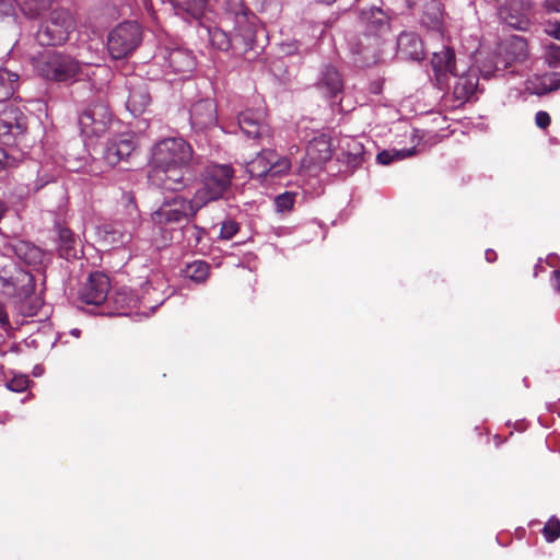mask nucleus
I'll return each mask as SVG.
<instances>
[{
    "mask_svg": "<svg viewBox=\"0 0 560 560\" xmlns=\"http://www.w3.org/2000/svg\"><path fill=\"white\" fill-rule=\"evenodd\" d=\"M544 57L549 67H558L560 65V46L556 44L546 45Z\"/></svg>",
    "mask_w": 560,
    "mask_h": 560,
    "instance_id": "39",
    "label": "nucleus"
},
{
    "mask_svg": "<svg viewBox=\"0 0 560 560\" xmlns=\"http://www.w3.org/2000/svg\"><path fill=\"white\" fill-rule=\"evenodd\" d=\"M415 154V148L411 149H389L383 150L376 155V161L382 165H388L395 161H401Z\"/></svg>",
    "mask_w": 560,
    "mask_h": 560,
    "instance_id": "33",
    "label": "nucleus"
},
{
    "mask_svg": "<svg viewBox=\"0 0 560 560\" xmlns=\"http://www.w3.org/2000/svg\"><path fill=\"white\" fill-rule=\"evenodd\" d=\"M197 212H152V222L163 226L171 223H178L183 218L195 217Z\"/></svg>",
    "mask_w": 560,
    "mask_h": 560,
    "instance_id": "35",
    "label": "nucleus"
},
{
    "mask_svg": "<svg viewBox=\"0 0 560 560\" xmlns=\"http://www.w3.org/2000/svg\"><path fill=\"white\" fill-rule=\"evenodd\" d=\"M26 129V118L19 107L5 106L0 113V136L22 135Z\"/></svg>",
    "mask_w": 560,
    "mask_h": 560,
    "instance_id": "18",
    "label": "nucleus"
},
{
    "mask_svg": "<svg viewBox=\"0 0 560 560\" xmlns=\"http://www.w3.org/2000/svg\"><path fill=\"white\" fill-rule=\"evenodd\" d=\"M23 15L30 20L42 18L56 0H15Z\"/></svg>",
    "mask_w": 560,
    "mask_h": 560,
    "instance_id": "24",
    "label": "nucleus"
},
{
    "mask_svg": "<svg viewBox=\"0 0 560 560\" xmlns=\"http://www.w3.org/2000/svg\"><path fill=\"white\" fill-rule=\"evenodd\" d=\"M478 88L476 73H468L457 78L454 85V94L458 100H469Z\"/></svg>",
    "mask_w": 560,
    "mask_h": 560,
    "instance_id": "28",
    "label": "nucleus"
},
{
    "mask_svg": "<svg viewBox=\"0 0 560 560\" xmlns=\"http://www.w3.org/2000/svg\"><path fill=\"white\" fill-rule=\"evenodd\" d=\"M545 32L552 36L553 38L560 40V23L559 22H549L545 27Z\"/></svg>",
    "mask_w": 560,
    "mask_h": 560,
    "instance_id": "45",
    "label": "nucleus"
},
{
    "mask_svg": "<svg viewBox=\"0 0 560 560\" xmlns=\"http://www.w3.org/2000/svg\"><path fill=\"white\" fill-rule=\"evenodd\" d=\"M535 122L538 128L546 129L550 125L551 119L547 112L539 110L535 115Z\"/></svg>",
    "mask_w": 560,
    "mask_h": 560,
    "instance_id": "43",
    "label": "nucleus"
},
{
    "mask_svg": "<svg viewBox=\"0 0 560 560\" xmlns=\"http://www.w3.org/2000/svg\"><path fill=\"white\" fill-rule=\"evenodd\" d=\"M75 28L72 14L65 9L52 10L44 20L37 32L36 39L42 46H58L65 44Z\"/></svg>",
    "mask_w": 560,
    "mask_h": 560,
    "instance_id": "5",
    "label": "nucleus"
},
{
    "mask_svg": "<svg viewBox=\"0 0 560 560\" xmlns=\"http://www.w3.org/2000/svg\"><path fill=\"white\" fill-rule=\"evenodd\" d=\"M233 176L234 170L229 164L208 165L202 173V185L191 199L175 194L165 199L162 207L170 210H200L212 201L226 198Z\"/></svg>",
    "mask_w": 560,
    "mask_h": 560,
    "instance_id": "3",
    "label": "nucleus"
},
{
    "mask_svg": "<svg viewBox=\"0 0 560 560\" xmlns=\"http://www.w3.org/2000/svg\"><path fill=\"white\" fill-rule=\"evenodd\" d=\"M542 535L548 542H553L560 538V520L551 516L542 528Z\"/></svg>",
    "mask_w": 560,
    "mask_h": 560,
    "instance_id": "37",
    "label": "nucleus"
},
{
    "mask_svg": "<svg viewBox=\"0 0 560 560\" xmlns=\"http://www.w3.org/2000/svg\"><path fill=\"white\" fill-rule=\"evenodd\" d=\"M320 2H324L326 4H330L332 2H335L336 0H319Z\"/></svg>",
    "mask_w": 560,
    "mask_h": 560,
    "instance_id": "54",
    "label": "nucleus"
},
{
    "mask_svg": "<svg viewBox=\"0 0 560 560\" xmlns=\"http://www.w3.org/2000/svg\"><path fill=\"white\" fill-rule=\"evenodd\" d=\"M11 159L7 154L5 150L0 148V171L4 170L10 165Z\"/></svg>",
    "mask_w": 560,
    "mask_h": 560,
    "instance_id": "47",
    "label": "nucleus"
},
{
    "mask_svg": "<svg viewBox=\"0 0 560 560\" xmlns=\"http://www.w3.org/2000/svg\"><path fill=\"white\" fill-rule=\"evenodd\" d=\"M555 278H556V289L560 291V270L555 271Z\"/></svg>",
    "mask_w": 560,
    "mask_h": 560,
    "instance_id": "51",
    "label": "nucleus"
},
{
    "mask_svg": "<svg viewBox=\"0 0 560 560\" xmlns=\"http://www.w3.org/2000/svg\"><path fill=\"white\" fill-rule=\"evenodd\" d=\"M542 9L546 13H560V0H545Z\"/></svg>",
    "mask_w": 560,
    "mask_h": 560,
    "instance_id": "44",
    "label": "nucleus"
},
{
    "mask_svg": "<svg viewBox=\"0 0 560 560\" xmlns=\"http://www.w3.org/2000/svg\"><path fill=\"white\" fill-rule=\"evenodd\" d=\"M363 144L352 138L346 140V149L343 151V159L350 171L358 168L364 161Z\"/></svg>",
    "mask_w": 560,
    "mask_h": 560,
    "instance_id": "25",
    "label": "nucleus"
},
{
    "mask_svg": "<svg viewBox=\"0 0 560 560\" xmlns=\"http://www.w3.org/2000/svg\"><path fill=\"white\" fill-rule=\"evenodd\" d=\"M332 154L330 137L326 133H317L310 140L306 156L301 164L304 175L316 174L324 163L330 160Z\"/></svg>",
    "mask_w": 560,
    "mask_h": 560,
    "instance_id": "11",
    "label": "nucleus"
},
{
    "mask_svg": "<svg viewBox=\"0 0 560 560\" xmlns=\"http://www.w3.org/2000/svg\"><path fill=\"white\" fill-rule=\"evenodd\" d=\"M135 149L136 142L132 135H119L107 142L103 153V161L108 168L114 167L129 158Z\"/></svg>",
    "mask_w": 560,
    "mask_h": 560,
    "instance_id": "14",
    "label": "nucleus"
},
{
    "mask_svg": "<svg viewBox=\"0 0 560 560\" xmlns=\"http://www.w3.org/2000/svg\"><path fill=\"white\" fill-rule=\"evenodd\" d=\"M0 234H2V235H7V232H5V231H3V229H2V228H0Z\"/></svg>",
    "mask_w": 560,
    "mask_h": 560,
    "instance_id": "56",
    "label": "nucleus"
},
{
    "mask_svg": "<svg viewBox=\"0 0 560 560\" xmlns=\"http://www.w3.org/2000/svg\"><path fill=\"white\" fill-rule=\"evenodd\" d=\"M7 284H10L13 287L12 294L19 295V296H26L28 295L34 288V279L32 273L19 269L16 270L15 275L10 277L7 280Z\"/></svg>",
    "mask_w": 560,
    "mask_h": 560,
    "instance_id": "26",
    "label": "nucleus"
},
{
    "mask_svg": "<svg viewBox=\"0 0 560 560\" xmlns=\"http://www.w3.org/2000/svg\"><path fill=\"white\" fill-rule=\"evenodd\" d=\"M19 75L7 69H0V102L12 97L18 85Z\"/></svg>",
    "mask_w": 560,
    "mask_h": 560,
    "instance_id": "31",
    "label": "nucleus"
},
{
    "mask_svg": "<svg viewBox=\"0 0 560 560\" xmlns=\"http://www.w3.org/2000/svg\"><path fill=\"white\" fill-rule=\"evenodd\" d=\"M161 66L163 75L179 74L185 77L191 72L196 66L192 52L183 47H163L153 57L151 68Z\"/></svg>",
    "mask_w": 560,
    "mask_h": 560,
    "instance_id": "8",
    "label": "nucleus"
},
{
    "mask_svg": "<svg viewBox=\"0 0 560 560\" xmlns=\"http://www.w3.org/2000/svg\"><path fill=\"white\" fill-rule=\"evenodd\" d=\"M420 22L424 27L442 33L443 24L440 4L438 2L431 3L427 11L423 12Z\"/></svg>",
    "mask_w": 560,
    "mask_h": 560,
    "instance_id": "29",
    "label": "nucleus"
},
{
    "mask_svg": "<svg viewBox=\"0 0 560 560\" xmlns=\"http://www.w3.org/2000/svg\"><path fill=\"white\" fill-rule=\"evenodd\" d=\"M360 27L359 34L349 40L350 50L362 66L376 63L382 46L390 35L389 16L380 8L363 10Z\"/></svg>",
    "mask_w": 560,
    "mask_h": 560,
    "instance_id": "2",
    "label": "nucleus"
},
{
    "mask_svg": "<svg viewBox=\"0 0 560 560\" xmlns=\"http://www.w3.org/2000/svg\"><path fill=\"white\" fill-rule=\"evenodd\" d=\"M183 272L190 280L203 283L210 275V266L203 260H195L188 264Z\"/></svg>",
    "mask_w": 560,
    "mask_h": 560,
    "instance_id": "32",
    "label": "nucleus"
},
{
    "mask_svg": "<svg viewBox=\"0 0 560 560\" xmlns=\"http://www.w3.org/2000/svg\"><path fill=\"white\" fill-rule=\"evenodd\" d=\"M118 314H126V311L136 304L135 298L126 290H119L109 300Z\"/></svg>",
    "mask_w": 560,
    "mask_h": 560,
    "instance_id": "34",
    "label": "nucleus"
},
{
    "mask_svg": "<svg viewBox=\"0 0 560 560\" xmlns=\"http://www.w3.org/2000/svg\"><path fill=\"white\" fill-rule=\"evenodd\" d=\"M295 50H296V48H294V49H289L287 52H288V54H293Z\"/></svg>",
    "mask_w": 560,
    "mask_h": 560,
    "instance_id": "57",
    "label": "nucleus"
},
{
    "mask_svg": "<svg viewBox=\"0 0 560 560\" xmlns=\"http://www.w3.org/2000/svg\"><path fill=\"white\" fill-rule=\"evenodd\" d=\"M151 104V95L148 85L143 81L129 82V96L126 103L127 109L133 115L143 114Z\"/></svg>",
    "mask_w": 560,
    "mask_h": 560,
    "instance_id": "19",
    "label": "nucleus"
},
{
    "mask_svg": "<svg viewBox=\"0 0 560 560\" xmlns=\"http://www.w3.org/2000/svg\"><path fill=\"white\" fill-rule=\"evenodd\" d=\"M192 159V148L183 138H166L152 149L149 180L163 189L177 191Z\"/></svg>",
    "mask_w": 560,
    "mask_h": 560,
    "instance_id": "1",
    "label": "nucleus"
},
{
    "mask_svg": "<svg viewBox=\"0 0 560 560\" xmlns=\"http://www.w3.org/2000/svg\"><path fill=\"white\" fill-rule=\"evenodd\" d=\"M175 13L185 20H199L207 7L208 0H167Z\"/></svg>",
    "mask_w": 560,
    "mask_h": 560,
    "instance_id": "23",
    "label": "nucleus"
},
{
    "mask_svg": "<svg viewBox=\"0 0 560 560\" xmlns=\"http://www.w3.org/2000/svg\"><path fill=\"white\" fill-rule=\"evenodd\" d=\"M317 85L327 96L334 97L342 91L343 81L335 67L325 66L320 71Z\"/></svg>",
    "mask_w": 560,
    "mask_h": 560,
    "instance_id": "22",
    "label": "nucleus"
},
{
    "mask_svg": "<svg viewBox=\"0 0 560 560\" xmlns=\"http://www.w3.org/2000/svg\"><path fill=\"white\" fill-rule=\"evenodd\" d=\"M106 170L105 168H100V170H93V174L97 175V174H101V173H104Z\"/></svg>",
    "mask_w": 560,
    "mask_h": 560,
    "instance_id": "53",
    "label": "nucleus"
},
{
    "mask_svg": "<svg viewBox=\"0 0 560 560\" xmlns=\"http://www.w3.org/2000/svg\"><path fill=\"white\" fill-rule=\"evenodd\" d=\"M0 210H5V207L1 201H0Z\"/></svg>",
    "mask_w": 560,
    "mask_h": 560,
    "instance_id": "55",
    "label": "nucleus"
},
{
    "mask_svg": "<svg viewBox=\"0 0 560 560\" xmlns=\"http://www.w3.org/2000/svg\"><path fill=\"white\" fill-rule=\"evenodd\" d=\"M500 20L515 30H527L534 18V4L530 0H504L499 8Z\"/></svg>",
    "mask_w": 560,
    "mask_h": 560,
    "instance_id": "10",
    "label": "nucleus"
},
{
    "mask_svg": "<svg viewBox=\"0 0 560 560\" xmlns=\"http://www.w3.org/2000/svg\"><path fill=\"white\" fill-rule=\"evenodd\" d=\"M11 4L4 0H0V15H9L11 12Z\"/></svg>",
    "mask_w": 560,
    "mask_h": 560,
    "instance_id": "48",
    "label": "nucleus"
},
{
    "mask_svg": "<svg viewBox=\"0 0 560 560\" xmlns=\"http://www.w3.org/2000/svg\"><path fill=\"white\" fill-rule=\"evenodd\" d=\"M88 66H98V62L77 60L70 55L54 51L38 62L37 70L47 80L72 83L88 75L84 72V67Z\"/></svg>",
    "mask_w": 560,
    "mask_h": 560,
    "instance_id": "4",
    "label": "nucleus"
},
{
    "mask_svg": "<svg viewBox=\"0 0 560 560\" xmlns=\"http://www.w3.org/2000/svg\"><path fill=\"white\" fill-rule=\"evenodd\" d=\"M397 54L402 59L421 60L424 49L421 38L413 32H404L397 38Z\"/></svg>",
    "mask_w": 560,
    "mask_h": 560,
    "instance_id": "20",
    "label": "nucleus"
},
{
    "mask_svg": "<svg viewBox=\"0 0 560 560\" xmlns=\"http://www.w3.org/2000/svg\"><path fill=\"white\" fill-rule=\"evenodd\" d=\"M207 33L212 46L219 50L226 51L230 48L235 50L238 49V47L234 46V37L232 34L228 35L223 30L219 27H208Z\"/></svg>",
    "mask_w": 560,
    "mask_h": 560,
    "instance_id": "30",
    "label": "nucleus"
},
{
    "mask_svg": "<svg viewBox=\"0 0 560 560\" xmlns=\"http://www.w3.org/2000/svg\"><path fill=\"white\" fill-rule=\"evenodd\" d=\"M508 51L513 60H524L527 55V42L521 36H513L508 44Z\"/></svg>",
    "mask_w": 560,
    "mask_h": 560,
    "instance_id": "36",
    "label": "nucleus"
},
{
    "mask_svg": "<svg viewBox=\"0 0 560 560\" xmlns=\"http://www.w3.org/2000/svg\"><path fill=\"white\" fill-rule=\"evenodd\" d=\"M142 31L136 22L117 25L107 37L108 51L114 59L129 56L141 43Z\"/></svg>",
    "mask_w": 560,
    "mask_h": 560,
    "instance_id": "7",
    "label": "nucleus"
},
{
    "mask_svg": "<svg viewBox=\"0 0 560 560\" xmlns=\"http://www.w3.org/2000/svg\"><path fill=\"white\" fill-rule=\"evenodd\" d=\"M291 162L280 156L273 150H262L247 164L250 177H257L264 182H271L289 173Z\"/></svg>",
    "mask_w": 560,
    "mask_h": 560,
    "instance_id": "6",
    "label": "nucleus"
},
{
    "mask_svg": "<svg viewBox=\"0 0 560 560\" xmlns=\"http://www.w3.org/2000/svg\"><path fill=\"white\" fill-rule=\"evenodd\" d=\"M59 255L69 260L77 257L75 236L68 228L58 225Z\"/></svg>",
    "mask_w": 560,
    "mask_h": 560,
    "instance_id": "27",
    "label": "nucleus"
},
{
    "mask_svg": "<svg viewBox=\"0 0 560 560\" xmlns=\"http://www.w3.org/2000/svg\"><path fill=\"white\" fill-rule=\"evenodd\" d=\"M121 202L127 209L136 207L135 197L131 192H124L121 196Z\"/></svg>",
    "mask_w": 560,
    "mask_h": 560,
    "instance_id": "46",
    "label": "nucleus"
},
{
    "mask_svg": "<svg viewBox=\"0 0 560 560\" xmlns=\"http://www.w3.org/2000/svg\"><path fill=\"white\" fill-rule=\"evenodd\" d=\"M254 20V15L249 16L248 13L230 20L233 24L234 46L238 47L240 50L250 48L255 42L256 27Z\"/></svg>",
    "mask_w": 560,
    "mask_h": 560,
    "instance_id": "17",
    "label": "nucleus"
},
{
    "mask_svg": "<svg viewBox=\"0 0 560 560\" xmlns=\"http://www.w3.org/2000/svg\"><path fill=\"white\" fill-rule=\"evenodd\" d=\"M237 122L238 128L247 138L259 139L269 136L264 108H248L241 112L237 116Z\"/></svg>",
    "mask_w": 560,
    "mask_h": 560,
    "instance_id": "13",
    "label": "nucleus"
},
{
    "mask_svg": "<svg viewBox=\"0 0 560 560\" xmlns=\"http://www.w3.org/2000/svg\"><path fill=\"white\" fill-rule=\"evenodd\" d=\"M226 20L230 21L241 14L248 13L244 7L243 0H224Z\"/></svg>",
    "mask_w": 560,
    "mask_h": 560,
    "instance_id": "38",
    "label": "nucleus"
},
{
    "mask_svg": "<svg viewBox=\"0 0 560 560\" xmlns=\"http://www.w3.org/2000/svg\"><path fill=\"white\" fill-rule=\"evenodd\" d=\"M217 121V106L212 100H200L191 106L190 124L196 131H203L213 127Z\"/></svg>",
    "mask_w": 560,
    "mask_h": 560,
    "instance_id": "16",
    "label": "nucleus"
},
{
    "mask_svg": "<svg viewBox=\"0 0 560 560\" xmlns=\"http://www.w3.org/2000/svg\"><path fill=\"white\" fill-rule=\"evenodd\" d=\"M431 66L439 83H443L448 73L456 75L455 55L447 46L441 51L433 52Z\"/></svg>",
    "mask_w": 560,
    "mask_h": 560,
    "instance_id": "21",
    "label": "nucleus"
},
{
    "mask_svg": "<svg viewBox=\"0 0 560 560\" xmlns=\"http://www.w3.org/2000/svg\"><path fill=\"white\" fill-rule=\"evenodd\" d=\"M240 230V224L234 220H225L221 224L220 237L231 240Z\"/></svg>",
    "mask_w": 560,
    "mask_h": 560,
    "instance_id": "42",
    "label": "nucleus"
},
{
    "mask_svg": "<svg viewBox=\"0 0 560 560\" xmlns=\"http://www.w3.org/2000/svg\"><path fill=\"white\" fill-rule=\"evenodd\" d=\"M0 324L2 326L4 325H8L9 324V317H8V314L7 312L4 311L3 306L0 305Z\"/></svg>",
    "mask_w": 560,
    "mask_h": 560,
    "instance_id": "49",
    "label": "nucleus"
},
{
    "mask_svg": "<svg viewBox=\"0 0 560 560\" xmlns=\"http://www.w3.org/2000/svg\"><path fill=\"white\" fill-rule=\"evenodd\" d=\"M486 259L489 262H492L497 259V253L493 249H487L486 250Z\"/></svg>",
    "mask_w": 560,
    "mask_h": 560,
    "instance_id": "50",
    "label": "nucleus"
},
{
    "mask_svg": "<svg viewBox=\"0 0 560 560\" xmlns=\"http://www.w3.org/2000/svg\"><path fill=\"white\" fill-rule=\"evenodd\" d=\"M109 289V278L101 271H95L80 289L79 298L85 304L102 305L108 300Z\"/></svg>",
    "mask_w": 560,
    "mask_h": 560,
    "instance_id": "12",
    "label": "nucleus"
},
{
    "mask_svg": "<svg viewBox=\"0 0 560 560\" xmlns=\"http://www.w3.org/2000/svg\"><path fill=\"white\" fill-rule=\"evenodd\" d=\"M298 195L294 192L285 191L275 198V205L277 210H292L295 202V197Z\"/></svg>",
    "mask_w": 560,
    "mask_h": 560,
    "instance_id": "40",
    "label": "nucleus"
},
{
    "mask_svg": "<svg viewBox=\"0 0 560 560\" xmlns=\"http://www.w3.org/2000/svg\"><path fill=\"white\" fill-rule=\"evenodd\" d=\"M112 122L109 107L103 103L88 106L79 116L81 133L86 138L103 136Z\"/></svg>",
    "mask_w": 560,
    "mask_h": 560,
    "instance_id": "9",
    "label": "nucleus"
},
{
    "mask_svg": "<svg viewBox=\"0 0 560 560\" xmlns=\"http://www.w3.org/2000/svg\"><path fill=\"white\" fill-rule=\"evenodd\" d=\"M544 92L556 91L560 88V72L547 73L541 78Z\"/></svg>",
    "mask_w": 560,
    "mask_h": 560,
    "instance_id": "41",
    "label": "nucleus"
},
{
    "mask_svg": "<svg viewBox=\"0 0 560 560\" xmlns=\"http://www.w3.org/2000/svg\"><path fill=\"white\" fill-rule=\"evenodd\" d=\"M480 73L483 78L486 79H489L491 75H492V71L491 70H485V69H481L480 70Z\"/></svg>",
    "mask_w": 560,
    "mask_h": 560,
    "instance_id": "52",
    "label": "nucleus"
},
{
    "mask_svg": "<svg viewBox=\"0 0 560 560\" xmlns=\"http://www.w3.org/2000/svg\"><path fill=\"white\" fill-rule=\"evenodd\" d=\"M2 254L4 256H16L20 260L26 265H39L44 258V252L42 248L31 242L23 240H11L3 244Z\"/></svg>",
    "mask_w": 560,
    "mask_h": 560,
    "instance_id": "15",
    "label": "nucleus"
}]
</instances>
